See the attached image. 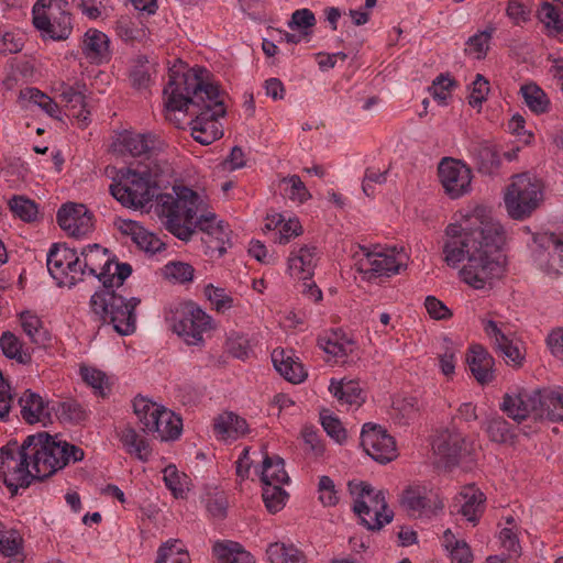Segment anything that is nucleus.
<instances>
[{"instance_id": "33", "label": "nucleus", "mask_w": 563, "mask_h": 563, "mask_svg": "<svg viewBox=\"0 0 563 563\" xmlns=\"http://www.w3.org/2000/svg\"><path fill=\"white\" fill-rule=\"evenodd\" d=\"M461 515L470 522L477 523L485 509L484 493L474 487H465L460 493Z\"/></svg>"}, {"instance_id": "11", "label": "nucleus", "mask_w": 563, "mask_h": 563, "mask_svg": "<svg viewBox=\"0 0 563 563\" xmlns=\"http://www.w3.org/2000/svg\"><path fill=\"white\" fill-rule=\"evenodd\" d=\"M542 199L540 181L529 174L512 177L505 195V206L508 214L515 220H523L538 208Z\"/></svg>"}, {"instance_id": "21", "label": "nucleus", "mask_w": 563, "mask_h": 563, "mask_svg": "<svg viewBox=\"0 0 563 563\" xmlns=\"http://www.w3.org/2000/svg\"><path fill=\"white\" fill-rule=\"evenodd\" d=\"M33 25L41 31L43 37L54 41L66 40L73 30L70 14L64 8L57 12L33 16Z\"/></svg>"}, {"instance_id": "47", "label": "nucleus", "mask_w": 563, "mask_h": 563, "mask_svg": "<svg viewBox=\"0 0 563 563\" xmlns=\"http://www.w3.org/2000/svg\"><path fill=\"white\" fill-rule=\"evenodd\" d=\"M163 479L174 497L183 498L186 494L187 475L180 473L174 464L167 465L163 471Z\"/></svg>"}, {"instance_id": "24", "label": "nucleus", "mask_w": 563, "mask_h": 563, "mask_svg": "<svg viewBox=\"0 0 563 563\" xmlns=\"http://www.w3.org/2000/svg\"><path fill=\"white\" fill-rule=\"evenodd\" d=\"M465 438L462 433L456 431L444 430L433 441L434 452L443 460L448 465H455L465 451Z\"/></svg>"}, {"instance_id": "15", "label": "nucleus", "mask_w": 563, "mask_h": 563, "mask_svg": "<svg viewBox=\"0 0 563 563\" xmlns=\"http://www.w3.org/2000/svg\"><path fill=\"white\" fill-rule=\"evenodd\" d=\"M361 445L373 460L382 464L397 457L395 439L378 424L368 422L363 426Z\"/></svg>"}, {"instance_id": "42", "label": "nucleus", "mask_w": 563, "mask_h": 563, "mask_svg": "<svg viewBox=\"0 0 563 563\" xmlns=\"http://www.w3.org/2000/svg\"><path fill=\"white\" fill-rule=\"evenodd\" d=\"M271 563H305V555L292 544L271 543L266 550Z\"/></svg>"}, {"instance_id": "29", "label": "nucleus", "mask_w": 563, "mask_h": 563, "mask_svg": "<svg viewBox=\"0 0 563 563\" xmlns=\"http://www.w3.org/2000/svg\"><path fill=\"white\" fill-rule=\"evenodd\" d=\"M539 419L563 420V389H539Z\"/></svg>"}, {"instance_id": "52", "label": "nucleus", "mask_w": 563, "mask_h": 563, "mask_svg": "<svg viewBox=\"0 0 563 563\" xmlns=\"http://www.w3.org/2000/svg\"><path fill=\"white\" fill-rule=\"evenodd\" d=\"M80 375L84 382L95 389V393L101 397L107 395L109 384L107 375L97 368L82 366L80 367Z\"/></svg>"}, {"instance_id": "13", "label": "nucleus", "mask_w": 563, "mask_h": 563, "mask_svg": "<svg viewBox=\"0 0 563 563\" xmlns=\"http://www.w3.org/2000/svg\"><path fill=\"white\" fill-rule=\"evenodd\" d=\"M363 257L358 258L355 266L357 272L364 275L366 279H373L380 276L389 277L398 274L401 263L397 261L395 250L375 247L369 251L362 246Z\"/></svg>"}, {"instance_id": "59", "label": "nucleus", "mask_w": 563, "mask_h": 563, "mask_svg": "<svg viewBox=\"0 0 563 563\" xmlns=\"http://www.w3.org/2000/svg\"><path fill=\"white\" fill-rule=\"evenodd\" d=\"M302 233V227L298 219H288L287 221L282 218L278 232H275L274 241L279 244L288 243L292 238Z\"/></svg>"}, {"instance_id": "5", "label": "nucleus", "mask_w": 563, "mask_h": 563, "mask_svg": "<svg viewBox=\"0 0 563 563\" xmlns=\"http://www.w3.org/2000/svg\"><path fill=\"white\" fill-rule=\"evenodd\" d=\"M78 255L81 268L78 271V280L88 274L97 277L104 287H122L124 280L132 274V266L129 263L114 261L108 249L100 244H90L84 247Z\"/></svg>"}, {"instance_id": "12", "label": "nucleus", "mask_w": 563, "mask_h": 563, "mask_svg": "<svg viewBox=\"0 0 563 563\" xmlns=\"http://www.w3.org/2000/svg\"><path fill=\"white\" fill-rule=\"evenodd\" d=\"M47 269L59 286H74L78 280L80 256L75 249L55 243L47 253Z\"/></svg>"}, {"instance_id": "48", "label": "nucleus", "mask_w": 563, "mask_h": 563, "mask_svg": "<svg viewBox=\"0 0 563 563\" xmlns=\"http://www.w3.org/2000/svg\"><path fill=\"white\" fill-rule=\"evenodd\" d=\"M10 210L24 222H33L37 219V205L25 197L14 196L9 201Z\"/></svg>"}, {"instance_id": "46", "label": "nucleus", "mask_w": 563, "mask_h": 563, "mask_svg": "<svg viewBox=\"0 0 563 563\" xmlns=\"http://www.w3.org/2000/svg\"><path fill=\"white\" fill-rule=\"evenodd\" d=\"M21 98L38 106L52 118H58L60 113L58 104L37 88L30 87L21 90Z\"/></svg>"}, {"instance_id": "54", "label": "nucleus", "mask_w": 563, "mask_h": 563, "mask_svg": "<svg viewBox=\"0 0 563 563\" xmlns=\"http://www.w3.org/2000/svg\"><path fill=\"white\" fill-rule=\"evenodd\" d=\"M56 412L59 419L71 423H80L88 417L85 407L75 400L60 402Z\"/></svg>"}, {"instance_id": "9", "label": "nucleus", "mask_w": 563, "mask_h": 563, "mask_svg": "<svg viewBox=\"0 0 563 563\" xmlns=\"http://www.w3.org/2000/svg\"><path fill=\"white\" fill-rule=\"evenodd\" d=\"M31 465L32 457L30 451L24 450V442L19 445L16 441H9L0 449V479L12 495L36 481L34 471L30 470Z\"/></svg>"}, {"instance_id": "58", "label": "nucleus", "mask_w": 563, "mask_h": 563, "mask_svg": "<svg viewBox=\"0 0 563 563\" xmlns=\"http://www.w3.org/2000/svg\"><path fill=\"white\" fill-rule=\"evenodd\" d=\"M320 420L323 430L335 442L343 443L346 440V430L343 428L342 422L334 416L323 411L320 413Z\"/></svg>"}, {"instance_id": "49", "label": "nucleus", "mask_w": 563, "mask_h": 563, "mask_svg": "<svg viewBox=\"0 0 563 563\" xmlns=\"http://www.w3.org/2000/svg\"><path fill=\"white\" fill-rule=\"evenodd\" d=\"M538 18L544 24L549 34L556 35L563 32V20L560 18L559 10L550 2H543L538 10Z\"/></svg>"}, {"instance_id": "35", "label": "nucleus", "mask_w": 563, "mask_h": 563, "mask_svg": "<svg viewBox=\"0 0 563 563\" xmlns=\"http://www.w3.org/2000/svg\"><path fill=\"white\" fill-rule=\"evenodd\" d=\"M155 73V63L144 55H139L132 60L129 78L134 88L139 90L146 89L150 87L152 76Z\"/></svg>"}, {"instance_id": "32", "label": "nucleus", "mask_w": 563, "mask_h": 563, "mask_svg": "<svg viewBox=\"0 0 563 563\" xmlns=\"http://www.w3.org/2000/svg\"><path fill=\"white\" fill-rule=\"evenodd\" d=\"M18 402L21 408L20 413L22 419L30 424L49 417V412L46 410V404L43 398L30 389L22 394Z\"/></svg>"}, {"instance_id": "60", "label": "nucleus", "mask_w": 563, "mask_h": 563, "mask_svg": "<svg viewBox=\"0 0 563 563\" xmlns=\"http://www.w3.org/2000/svg\"><path fill=\"white\" fill-rule=\"evenodd\" d=\"M205 295L218 311H225L233 306V298L223 288L210 284L206 286Z\"/></svg>"}, {"instance_id": "40", "label": "nucleus", "mask_w": 563, "mask_h": 563, "mask_svg": "<svg viewBox=\"0 0 563 563\" xmlns=\"http://www.w3.org/2000/svg\"><path fill=\"white\" fill-rule=\"evenodd\" d=\"M120 441L129 454H134L141 461H147L151 454L147 441L141 438L131 427H125L120 432Z\"/></svg>"}, {"instance_id": "45", "label": "nucleus", "mask_w": 563, "mask_h": 563, "mask_svg": "<svg viewBox=\"0 0 563 563\" xmlns=\"http://www.w3.org/2000/svg\"><path fill=\"white\" fill-rule=\"evenodd\" d=\"M220 563H254L252 555L240 549L238 543H216L213 548Z\"/></svg>"}, {"instance_id": "63", "label": "nucleus", "mask_w": 563, "mask_h": 563, "mask_svg": "<svg viewBox=\"0 0 563 563\" xmlns=\"http://www.w3.org/2000/svg\"><path fill=\"white\" fill-rule=\"evenodd\" d=\"M489 91L488 80L481 74H477L475 80L472 84V91L468 97V103L471 107H481L486 100Z\"/></svg>"}, {"instance_id": "51", "label": "nucleus", "mask_w": 563, "mask_h": 563, "mask_svg": "<svg viewBox=\"0 0 563 563\" xmlns=\"http://www.w3.org/2000/svg\"><path fill=\"white\" fill-rule=\"evenodd\" d=\"M280 183L287 185L284 190L290 200L303 203L311 198V194L298 175L284 177Z\"/></svg>"}, {"instance_id": "44", "label": "nucleus", "mask_w": 563, "mask_h": 563, "mask_svg": "<svg viewBox=\"0 0 563 563\" xmlns=\"http://www.w3.org/2000/svg\"><path fill=\"white\" fill-rule=\"evenodd\" d=\"M156 563H190V558L178 540H170L159 547Z\"/></svg>"}, {"instance_id": "38", "label": "nucleus", "mask_w": 563, "mask_h": 563, "mask_svg": "<svg viewBox=\"0 0 563 563\" xmlns=\"http://www.w3.org/2000/svg\"><path fill=\"white\" fill-rule=\"evenodd\" d=\"M263 485H283L288 482L284 460L277 455H265L261 472Z\"/></svg>"}, {"instance_id": "62", "label": "nucleus", "mask_w": 563, "mask_h": 563, "mask_svg": "<svg viewBox=\"0 0 563 563\" xmlns=\"http://www.w3.org/2000/svg\"><path fill=\"white\" fill-rule=\"evenodd\" d=\"M319 499L323 506H335L339 501L338 492L332 478L329 476H321L318 484Z\"/></svg>"}, {"instance_id": "22", "label": "nucleus", "mask_w": 563, "mask_h": 563, "mask_svg": "<svg viewBox=\"0 0 563 563\" xmlns=\"http://www.w3.org/2000/svg\"><path fill=\"white\" fill-rule=\"evenodd\" d=\"M319 261V251L316 245H302L290 252L288 271L294 277L302 280L311 279Z\"/></svg>"}, {"instance_id": "36", "label": "nucleus", "mask_w": 563, "mask_h": 563, "mask_svg": "<svg viewBox=\"0 0 563 563\" xmlns=\"http://www.w3.org/2000/svg\"><path fill=\"white\" fill-rule=\"evenodd\" d=\"M85 56L93 62H100L109 53V38L98 30H89L85 34L82 43Z\"/></svg>"}, {"instance_id": "56", "label": "nucleus", "mask_w": 563, "mask_h": 563, "mask_svg": "<svg viewBox=\"0 0 563 563\" xmlns=\"http://www.w3.org/2000/svg\"><path fill=\"white\" fill-rule=\"evenodd\" d=\"M492 34L493 31H481L474 34L467 40V48H465V52L470 55H474L477 59L484 58L489 48Z\"/></svg>"}, {"instance_id": "64", "label": "nucleus", "mask_w": 563, "mask_h": 563, "mask_svg": "<svg viewBox=\"0 0 563 563\" xmlns=\"http://www.w3.org/2000/svg\"><path fill=\"white\" fill-rule=\"evenodd\" d=\"M553 252L547 264L549 274L559 275L563 273V241L552 235Z\"/></svg>"}, {"instance_id": "17", "label": "nucleus", "mask_w": 563, "mask_h": 563, "mask_svg": "<svg viewBox=\"0 0 563 563\" xmlns=\"http://www.w3.org/2000/svg\"><path fill=\"white\" fill-rule=\"evenodd\" d=\"M483 329L490 340L494 351L504 358L507 365L512 367L523 365L525 353L521 351L519 343L506 334L496 321H483Z\"/></svg>"}, {"instance_id": "3", "label": "nucleus", "mask_w": 563, "mask_h": 563, "mask_svg": "<svg viewBox=\"0 0 563 563\" xmlns=\"http://www.w3.org/2000/svg\"><path fill=\"white\" fill-rule=\"evenodd\" d=\"M120 287L101 286L90 297L89 307L93 319L101 324H111L120 335H130L136 330L135 309L141 303L137 297L126 298Z\"/></svg>"}, {"instance_id": "34", "label": "nucleus", "mask_w": 563, "mask_h": 563, "mask_svg": "<svg viewBox=\"0 0 563 563\" xmlns=\"http://www.w3.org/2000/svg\"><path fill=\"white\" fill-rule=\"evenodd\" d=\"M272 362L276 371L290 383H300L307 376L302 364L294 361L283 349L273 351Z\"/></svg>"}, {"instance_id": "61", "label": "nucleus", "mask_w": 563, "mask_h": 563, "mask_svg": "<svg viewBox=\"0 0 563 563\" xmlns=\"http://www.w3.org/2000/svg\"><path fill=\"white\" fill-rule=\"evenodd\" d=\"M486 432L489 439L497 443H504L510 438L509 423L503 417L490 419Z\"/></svg>"}, {"instance_id": "1", "label": "nucleus", "mask_w": 563, "mask_h": 563, "mask_svg": "<svg viewBox=\"0 0 563 563\" xmlns=\"http://www.w3.org/2000/svg\"><path fill=\"white\" fill-rule=\"evenodd\" d=\"M505 232L484 207H476L463 223H450L442 246L443 261L450 267L466 263L461 279L475 289H483L501 274L499 251Z\"/></svg>"}, {"instance_id": "27", "label": "nucleus", "mask_w": 563, "mask_h": 563, "mask_svg": "<svg viewBox=\"0 0 563 563\" xmlns=\"http://www.w3.org/2000/svg\"><path fill=\"white\" fill-rule=\"evenodd\" d=\"M157 418L151 424L154 429L152 434H155L161 441L176 440L179 438L183 430V420L173 411L159 407L156 411Z\"/></svg>"}, {"instance_id": "2", "label": "nucleus", "mask_w": 563, "mask_h": 563, "mask_svg": "<svg viewBox=\"0 0 563 563\" xmlns=\"http://www.w3.org/2000/svg\"><path fill=\"white\" fill-rule=\"evenodd\" d=\"M202 67L184 73L170 68L164 88L166 119L172 112L185 111L194 117L190 121L191 136L202 145H209L223 135L219 118L225 115V107L218 86L205 79Z\"/></svg>"}, {"instance_id": "37", "label": "nucleus", "mask_w": 563, "mask_h": 563, "mask_svg": "<svg viewBox=\"0 0 563 563\" xmlns=\"http://www.w3.org/2000/svg\"><path fill=\"white\" fill-rule=\"evenodd\" d=\"M126 225L133 242L141 250L155 254L165 249V243L156 234L147 231L136 221H130Z\"/></svg>"}, {"instance_id": "7", "label": "nucleus", "mask_w": 563, "mask_h": 563, "mask_svg": "<svg viewBox=\"0 0 563 563\" xmlns=\"http://www.w3.org/2000/svg\"><path fill=\"white\" fill-rule=\"evenodd\" d=\"M349 490L355 496L353 510L368 530H379L393 520L383 490L375 492L364 482H350Z\"/></svg>"}, {"instance_id": "20", "label": "nucleus", "mask_w": 563, "mask_h": 563, "mask_svg": "<svg viewBox=\"0 0 563 563\" xmlns=\"http://www.w3.org/2000/svg\"><path fill=\"white\" fill-rule=\"evenodd\" d=\"M214 220L216 214L207 212L198 217L195 223L205 233L202 241L207 247L222 256L227 252V246L230 245L231 231L222 222L214 223Z\"/></svg>"}, {"instance_id": "39", "label": "nucleus", "mask_w": 563, "mask_h": 563, "mask_svg": "<svg viewBox=\"0 0 563 563\" xmlns=\"http://www.w3.org/2000/svg\"><path fill=\"white\" fill-rule=\"evenodd\" d=\"M20 321L24 333L34 344L40 346L48 344L51 336L36 314L23 311L20 313Z\"/></svg>"}, {"instance_id": "28", "label": "nucleus", "mask_w": 563, "mask_h": 563, "mask_svg": "<svg viewBox=\"0 0 563 563\" xmlns=\"http://www.w3.org/2000/svg\"><path fill=\"white\" fill-rule=\"evenodd\" d=\"M119 151L128 153L133 157H150L154 150V137L151 134H141L124 131L118 137Z\"/></svg>"}, {"instance_id": "31", "label": "nucleus", "mask_w": 563, "mask_h": 563, "mask_svg": "<svg viewBox=\"0 0 563 563\" xmlns=\"http://www.w3.org/2000/svg\"><path fill=\"white\" fill-rule=\"evenodd\" d=\"M213 430L221 439H239L249 432V424L244 418L229 411L214 419Z\"/></svg>"}, {"instance_id": "57", "label": "nucleus", "mask_w": 563, "mask_h": 563, "mask_svg": "<svg viewBox=\"0 0 563 563\" xmlns=\"http://www.w3.org/2000/svg\"><path fill=\"white\" fill-rule=\"evenodd\" d=\"M194 273L195 268L190 264L184 262H172L164 266V275L180 284L191 282Z\"/></svg>"}, {"instance_id": "4", "label": "nucleus", "mask_w": 563, "mask_h": 563, "mask_svg": "<svg viewBox=\"0 0 563 563\" xmlns=\"http://www.w3.org/2000/svg\"><path fill=\"white\" fill-rule=\"evenodd\" d=\"M174 194L156 195V212L166 219L167 230L181 241L195 233L194 220L202 203L199 195L188 187H174Z\"/></svg>"}, {"instance_id": "26", "label": "nucleus", "mask_w": 563, "mask_h": 563, "mask_svg": "<svg viewBox=\"0 0 563 563\" xmlns=\"http://www.w3.org/2000/svg\"><path fill=\"white\" fill-rule=\"evenodd\" d=\"M318 345L327 354L341 360V362H345V358L356 349L355 340L341 329L332 330L330 333L319 336Z\"/></svg>"}, {"instance_id": "53", "label": "nucleus", "mask_w": 563, "mask_h": 563, "mask_svg": "<svg viewBox=\"0 0 563 563\" xmlns=\"http://www.w3.org/2000/svg\"><path fill=\"white\" fill-rule=\"evenodd\" d=\"M65 107L67 115L76 119L81 129L88 125L90 111L87 109L86 96L81 90L74 97L71 103H67Z\"/></svg>"}, {"instance_id": "19", "label": "nucleus", "mask_w": 563, "mask_h": 563, "mask_svg": "<svg viewBox=\"0 0 563 563\" xmlns=\"http://www.w3.org/2000/svg\"><path fill=\"white\" fill-rule=\"evenodd\" d=\"M500 408L509 418L518 422L527 419L530 415L539 418V389H520L514 395L506 394Z\"/></svg>"}, {"instance_id": "18", "label": "nucleus", "mask_w": 563, "mask_h": 563, "mask_svg": "<svg viewBox=\"0 0 563 563\" xmlns=\"http://www.w3.org/2000/svg\"><path fill=\"white\" fill-rule=\"evenodd\" d=\"M56 221L70 236L86 235L92 230V213L82 203L67 202L57 211Z\"/></svg>"}, {"instance_id": "6", "label": "nucleus", "mask_w": 563, "mask_h": 563, "mask_svg": "<svg viewBox=\"0 0 563 563\" xmlns=\"http://www.w3.org/2000/svg\"><path fill=\"white\" fill-rule=\"evenodd\" d=\"M63 440L46 432L27 435L24 439V450L32 457V468L36 481H44L67 465Z\"/></svg>"}, {"instance_id": "50", "label": "nucleus", "mask_w": 563, "mask_h": 563, "mask_svg": "<svg viewBox=\"0 0 563 563\" xmlns=\"http://www.w3.org/2000/svg\"><path fill=\"white\" fill-rule=\"evenodd\" d=\"M262 497L267 510L275 514L283 509L288 494L280 485H263Z\"/></svg>"}, {"instance_id": "43", "label": "nucleus", "mask_w": 563, "mask_h": 563, "mask_svg": "<svg viewBox=\"0 0 563 563\" xmlns=\"http://www.w3.org/2000/svg\"><path fill=\"white\" fill-rule=\"evenodd\" d=\"M0 349L3 355L20 364H29L31 355L22 350V343L12 332L5 331L0 338Z\"/></svg>"}, {"instance_id": "8", "label": "nucleus", "mask_w": 563, "mask_h": 563, "mask_svg": "<svg viewBox=\"0 0 563 563\" xmlns=\"http://www.w3.org/2000/svg\"><path fill=\"white\" fill-rule=\"evenodd\" d=\"M110 192L123 207L139 209L153 200L156 188L152 184L148 170L136 172L126 168L118 173L110 185Z\"/></svg>"}, {"instance_id": "41", "label": "nucleus", "mask_w": 563, "mask_h": 563, "mask_svg": "<svg viewBox=\"0 0 563 563\" xmlns=\"http://www.w3.org/2000/svg\"><path fill=\"white\" fill-rule=\"evenodd\" d=\"M525 103L536 114L547 113L550 109V100L547 93L534 82L521 86Z\"/></svg>"}, {"instance_id": "14", "label": "nucleus", "mask_w": 563, "mask_h": 563, "mask_svg": "<svg viewBox=\"0 0 563 563\" xmlns=\"http://www.w3.org/2000/svg\"><path fill=\"white\" fill-rule=\"evenodd\" d=\"M438 175L451 199H457L471 190L472 170L459 159L442 158L438 166Z\"/></svg>"}, {"instance_id": "16", "label": "nucleus", "mask_w": 563, "mask_h": 563, "mask_svg": "<svg viewBox=\"0 0 563 563\" xmlns=\"http://www.w3.org/2000/svg\"><path fill=\"white\" fill-rule=\"evenodd\" d=\"M400 501L408 514L415 517H430L437 515L444 507L437 492L419 485L405 489Z\"/></svg>"}, {"instance_id": "55", "label": "nucleus", "mask_w": 563, "mask_h": 563, "mask_svg": "<svg viewBox=\"0 0 563 563\" xmlns=\"http://www.w3.org/2000/svg\"><path fill=\"white\" fill-rule=\"evenodd\" d=\"M456 85V81L449 75L440 74L432 82L429 91L439 104H446L448 99L451 97V89Z\"/></svg>"}, {"instance_id": "10", "label": "nucleus", "mask_w": 563, "mask_h": 563, "mask_svg": "<svg viewBox=\"0 0 563 563\" xmlns=\"http://www.w3.org/2000/svg\"><path fill=\"white\" fill-rule=\"evenodd\" d=\"M173 331L188 345H202L203 334L212 329V318L191 301L181 302L166 316Z\"/></svg>"}, {"instance_id": "25", "label": "nucleus", "mask_w": 563, "mask_h": 563, "mask_svg": "<svg viewBox=\"0 0 563 563\" xmlns=\"http://www.w3.org/2000/svg\"><path fill=\"white\" fill-rule=\"evenodd\" d=\"M470 153L478 173L483 175L496 174L501 165L499 153L495 145L488 141H473Z\"/></svg>"}, {"instance_id": "30", "label": "nucleus", "mask_w": 563, "mask_h": 563, "mask_svg": "<svg viewBox=\"0 0 563 563\" xmlns=\"http://www.w3.org/2000/svg\"><path fill=\"white\" fill-rule=\"evenodd\" d=\"M329 391L341 405L360 407L364 401V393L358 382L352 379H331Z\"/></svg>"}, {"instance_id": "23", "label": "nucleus", "mask_w": 563, "mask_h": 563, "mask_svg": "<svg viewBox=\"0 0 563 563\" xmlns=\"http://www.w3.org/2000/svg\"><path fill=\"white\" fill-rule=\"evenodd\" d=\"M466 363L474 378L481 385L488 384L495 378V360L493 355L481 344L470 346Z\"/></svg>"}]
</instances>
